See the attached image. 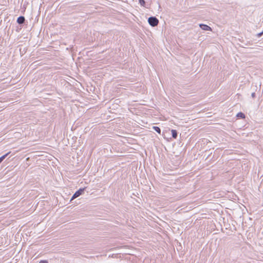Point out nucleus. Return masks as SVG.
Returning <instances> with one entry per match:
<instances>
[{"instance_id":"12","label":"nucleus","mask_w":263,"mask_h":263,"mask_svg":"<svg viewBox=\"0 0 263 263\" xmlns=\"http://www.w3.org/2000/svg\"><path fill=\"white\" fill-rule=\"evenodd\" d=\"M251 97L253 98H255L256 97V93L255 92H253L251 93Z\"/></svg>"},{"instance_id":"8","label":"nucleus","mask_w":263,"mask_h":263,"mask_svg":"<svg viewBox=\"0 0 263 263\" xmlns=\"http://www.w3.org/2000/svg\"><path fill=\"white\" fill-rule=\"evenodd\" d=\"M10 153V152L7 153L4 155L0 157V163L5 159V158Z\"/></svg>"},{"instance_id":"11","label":"nucleus","mask_w":263,"mask_h":263,"mask_svg":"<svg viewBox=\"0 0 263 263\" xmlns=\"http://www.w3.org/2000/svg\"><path fill=\"white\" fill-rule=\"evenodd\" d=\"M39 263H48V261L47 260H42Z\"/></svg>"},{"instance_id":"6","label":"nucleus","mask_w":263,"mask_h":263,"mask_svg":"<svg viewBox=\"0 0 263 263\" xmlns=\"http://www.w3.org/2000/svg\"><path fill=\"white\" fill-rule=\"evenodd\" d=\"M237 117L239 118H240V119H244L245 118V115L242 112H238L237 115H236Z\"/></svg>"},{"instance_id":"9","label":"nucleus","mask_w":263,"mask_h":263,"mask_svg":"<svg viewBox=\"0 0 263 263\" xmlns=\"http://www.w3.org/2000/svg\"><path fill=\"white\" fill-rule=\"evenodd\" d=\"M139 3L141 6H144L145 4V2L144 0H139Z\"/></svg>"},{"instance_id":"1","label":"nucleus","mask_w":263,"mask_h":263,"mask_svg":"<svg viewBox=\"0 0 263 263\" xmlns=\"http://www.w3.org/2000/svg\"><path fill=\"white\" fill-rule=\"evenodd\" d=\"M149 24L152 27L157 26L159 23V20L155 16H151L148 19Z\"/></svg>"},{"instance_id":"7","label":"nucleus","mask_w":263,"mask_h":263,"mask_svg":"<svg viewBox=\"0 0 263 263\" xmlns=\"http://www.w3.org/2000/svg\"><path fill=\"white\" fill-rule=\"evenodd\" d=\"M153 128L157 133H158V134H160V133H161V129L160 128V127H159L158 126H153Z\"/></svg>"},{"instance_id":"3","label":"nucleus","mask_w":263,"mask_h":263,"mask_svg":"<svg viewBox=\"0 0 263 263\" xmlns=\"http://www.w3.org/2000/svg\"><path fill=\"white\" fill-rule=\"evenodd\" d=\"M200 27L203 30L211 31V28L207 25L201 24L199 25Z\"/></svg>"},{"instance_id":"5","label":"nucleus","mask_w":263,"mask_h":263,"mask_svg":"<svg viewBox=\"0 0 263 263\" xmlns=\"http://www.w3.org/2000/svg\"><path fill=\"white\" fill-rule=\"evenodd\" d=\"M171 132H172V137L174 139H176L177 137V135H178V133L177 132V130L175 129H172Z\"/></svg>"},{"instance_id":"10","label":"nucleus","mask_w":263,"mask_h":263,"mask_svg":"<svg viewBox=\"0 0 263 263\" xmlns=\"http://www.w3.org/2000/svg\"><path fill=\"white\" fill-rule=\"evenodd\" d=\"M262 34H263V31L262 32H261L258 33L257 34V36L258 37H261Z\"/></svg>"},{"instance_id":"4","label":"nucleus","mask_w":263,"mask_h":263,"mask_svg":"<svg viewBox=\"0 0 263 263\" xmlns=\"http://www.w3.org/2000/svg\"><path fill=\"white\" fill-rule=\"evenodd\" d=\"M25 18L23 16H19L17 19V23L20 25H22L25 23Z\"/></svg>"},{"instance_id":"2","label":"nucleus","mask_w":263,"mask_h":263,"mask_svg":"<svg viewBox=\"0 0 263 263\" xmlns=\"http://www.w3.org/2000/svg\"><path fill=\"white\" fill-rule=\"evenodd\" d=\"M85 190V187L81 188L79 190H78V191H77L75 192V193L73 195L70 200L71 201L72 200H73V199L79 197L80 195H82L84 193Z\"/></svg>"}]
</instances>
